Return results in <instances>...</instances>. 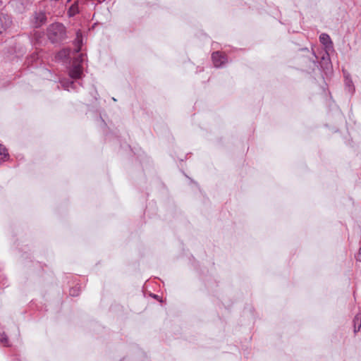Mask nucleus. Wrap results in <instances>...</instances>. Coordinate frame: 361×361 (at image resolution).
<instances>
[{"mask_svg":"<svg viewBox=\"0 0 361 361\" xmlns=\"http://www.w3.org/2000/svg\"><path fill=\"white\" fill-rule=\"evenodd\" d=\"M82 40H83L82 34L80 32V30H78L76 32L75 39H74V42H73L74 45H75V51L77 53H79L81 50V48L82 46Z\"/></svg>","mask_w":361,"mask_h":361,"instance_id":"nucleus-9","label":"nucleus"},{"mask_svg":"<svg viewBox=\"0 0 361 361\" xmlns=\"http://www.w3.org/2000/svg\"><path fill=\"white\" fill-rule=\"evenodd\" d=\"M322 59L323 60V61H324L323 63H324L329 62V61H330L329 54L325 53V54L322 56Z\"/></svg>","mask_w":361,"mask_h":361,"instance_id":"nucleus-17","label":"nucleus"},{"mask_svg":"<svg viewBox=\"0 0 361 361\" xmlns=\"http://www.w3.org/2000/svg\"><path fill=\"white\" fill-rule=\"evenodd\" d=\"M343 74H344V77H345V87L348 89V91L350 93H352V92H353V91L355 90L354 86L353 85V82L348 78V73L346 71H343Z\"/></svg>","mask_w":361,"mask_h":361,"instance_id":"nucleus-10","label":"nucleus"},{"mask_svg":"<svg viewBox=\"0 0 361 361\" xmlns=\"http://www.w3.org/2000/svg\"><path fill=\"white\" fill-rule=\"evenodd\" d=\"M8 158V153L7 149L2 145H0V163L6 161Z\"/></svg>","mask_w":361,"mask_h":361,"instance_id":"nucleus-14","label":"nucleus"},{"mask_svg":"<svg viewBox=\"0 0 361 361\" xmlns=\"http://www.w3.org/2000/svg\"><path fill=\"white\" fill-rule=\"evenodd\" d=\"M61 83L63 87L68 91H70L71 88L73 89V82L62 81Z\"/></svg>","mask_w":361,"mask_h":361,"instance_id":"nucleus-15","label":"nucleus"},{"mask_svg":"<svg viewBox=\"0 0 361 361\" xmlns=\"http://www.w3.org/2000/svg\"><path fill=\"white\" fill-rule=\"evenodd\" d=\"M39 56L38 53H33L27 59V68H37Z\"/></svg>","mask_w":361,"mask_h":361,"instance_id":"nucleus-7","label":"nucleus"},{"mask_svg":"<svg viewBox=\"0 0 361 361\" xmlns=\"http://www.w3.org/2000/svg\"><path fill=\"white\" fill-rule=\"evenodd\" d=\"M0 342L1 343H3L4 345H8V337L4 334H3L2 335H1V337H0Z\"/></svg>","mask_w":361,"mask_h":361,"instance_id":"nucleus-16","label":"nucleus"},{"mask_svg":"<svg viewBox=\"0 0 361 361\" xmlns=\"http://www.w3.org/2000/svg\"><path fill=\"white\" fill-rule=\"evenodd\" d=\"M85 66H87L86 55L83 54H78V55L75 57V61L71 68H83Z\"/></svg>","mask_w":361,"mask_h":361,"instance_id":"nucleus-5","label":"nucleus"},{"mask_svg":"<svg viewBox=\"0 0 361 361\" xmlns=\"http://www.w3.org/2000/svg\"><path fill=\"white\" fill-rule=\"evenodd\" d=\"M319 41L326 49L333 48V42L328 34L322 33L319 36Z\"/></svg>","mask_w":361,"mask_h":361,"instance_id":"nucleus-8","label":"nucleus"},{"mask_svg":"<svg viewBox=\"0 0 361 361\" xmlns=\"http://www.w3.org/2000/svg\"><path fill=\"white\" fill-rule=\"evenodd\" d=\"M71 0H67V2H68V3H69V2H71Z\"/></svg>","mask_w":361,"mask_h":361,"instance_id":"nucleus-19","label":"nucleus"},{"mask_svg":"<svg viewBox=\"0 0 361 361\" xmlns=\"http://www.w3.org/2000/svg\"><path fill=\"white\" fill-rule=\"evenodd\" d=\"M70 55V50L63 49L56 53L55 55V61L57 62L65 61L68 59Z\"/></svg>","mask_w":361,"mask_h":361,"instance_id":"nucleus-6","label":"nucleus"},{"mask_svg":"<svg viewBox=\"0 0 361 361\" xmlns=\"http://www.w3.org/2000/svg\"><path fill=\"white\" fill-rule=\"evenodd\" d=\"M212 59L215 68H220L228 63L227 56L219 51H214L212 54Z\"/></svg>","mask_w":361,"mask_h":361,"instance_id":"nucleus-2","label":"nucleus"},{"mask_svg":"<svg viewBox=\"0 0 361 361\" xmlns=\"http://www.w3.org/2000/svg\"><path fill=\"white\" fill-rule=\"evenodd\" d=\"M68 75L72 79L80 78L82 75V69H69Z\"/></svg>","mask_w":361,"mask_h":361,"instance_id":"nucleus-12","label":"nucleus"},{"mask_svg":"<svg viewBox=\"0 0 361 361\" xmlns=\"http://www.w3.org/2000/svg\"><path fill=\"white\" fill-rule=\"evenodd\" d=\"M354 323V331L357 332L361 327V313H358L355 316L353 319Z\"/></svg>","mask_w":361,"mask_h":361,"instance_id":"nucleus-13","label":"nucleus"},{"mask_svg":"<svg viewBox=\"0 0 361 361\" xmlns=\"http://www.w3.org/2000/svg\"><path fill=\"white\" fill-rule=\"evenodd\" d=\"M47 21L46 13L42 11H36L32 16V23L35 27H40Z\"/></svg>","mask_w":361,"mask_h":361,"instance_id":"nucleus-3","label":"nucleus"},{"mask_svg":"<svg viewBox=\"0 0 361 361\" xmlns=\"http://www.w3.org/2000/svg\"><path fill=\"white\" fill-rule=\"evenodd\" d=\"M47 35L52 43H60L66 37V27L62 23H53L47 27Z\"/></svg>","mask_w":361,"mask_h":361,"instance_id":"nucleus-1","label":"nucleus"},{"mask_svg":"<svg viewBox=\"0 0 361 361\" xmlns=\"http://www.w3.org/2000/svg\"><path fill=\"white\" fill-rule=\"evenodd\" d=\"M78 1H75L68 8V15L69 17L75 16L79 13Z\"/></svg>","mask_w":361,"mask_h":361,"instance_id":"nucleus-11","label":"nucleus"},{"mask_svg":"<svg viewBox=\"0 0 361 361\" xmlns=\"http://www.w3.org/2000/svg\"><path fill=\"white\" fill-rule=\"evenodd\" d=\"M11 25V16L4 13H0V35L9 28Z\"/></svg>","mask_w":361,"mask_h":361,"instance_id":"nucleus-4","label":"nucleus"},{"mask_svg":"<svg viewBox=\"0 0 361 361\" xmlns=\"http://www.w3.org/2000/svg\"><path fill=\"white\" fill-rule=\"evenodd\" d=\"M357 259L361 262V247L360 248L359 252L357 254Z\"/></svg>","mask_w":361,"mask_h":361,"instance_id":"nucleus-18","label":"nucleus"}]
</instances>
